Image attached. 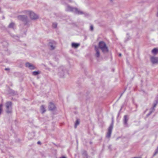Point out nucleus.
Instances as JSON below:
<instances>
[{"mask_svg": "<svg viewBox=\"0 0 158 158\" xmlns=\"http://www.w3.org/2000/svg\"><path fill=\"white\" fill-rule=\"evenodd\" d=\"M66 10L69 11H72L78 15L85 14V13L82 11L78 10L77 8L72 7L69 5L66 6Z\"/></svg>", "mask_w": 158, "mask_h": 158, "instance_id": "f257e3e1", "label": "nucleus"}, {"mask_svg": "<svg viewBox=\"0 0 158 158\" xmlns=\"http://www.w3.org/2000/svg\"><path fill=\"white\" fill-rule=\"evenodd\" d=\"M25 13L28 15L31 19L35 20L39 19V16L38 15L31 10H26Z\"/></svg>", "mask_w": 158, "mask_h": 158, "instance_id": "f03ea898", "label": "nucleus"}, {"mask_svg": "<svg viewBox=\"0 0 158 158\" xmlns=\"http://www.w3.org/2000/svg\"><path fill=\"white\" fill-rule=\"evenodd\" d=\"M99 48H100L102 52L104 53H107L108 52V49L106 44L103 41H100L98 43Z\"/></svg>", "mask_w": 158, "mask_h": 158, "instance_id": "7ed1b4c3", "label": "nucleus"}, {"mask_svg": "<svg viewBox=\"0 0 158 158\" xmlns=\"http://www.w3.org/2000/svg\"><path fill=\"white\" fill-rule=\"evenodd\" d=\"M11 102H8L6 103V112L9 113L11 112Z\"/></svg>", "mask_w": 158, "mask_h": 158, "instance_id": "20e7f679", "label": "nucleus"}, {"mask_svg": "<svg viewBox=\"0 0 158 158\" xmlns=\"http://www.w3.org/2000/svg\"><path fill=\"white\" fill-rule=\"evenodd\" d=\"M113 128V123H112V124L110 125V126L109 127L108 129V132L107 133L106 136L108 138H110V136L112 131Z\"/></svg>", "mask_w": 158, "mask_h": 158, "instance_id": "39448f33", "label": "nucleus"}, {"mask_svg": "<svg viewBox=\"0 0 158 158\" xmlns=\"http://www.w3.org/2000/svg\"><path fill=\"white\" fill-rule=\"evenodd\" d=\"M18 19L24 22H26L28 18L27 16L25 15H20L18 16Z\"/></svg>", "mask_w": 158, "mask_h": 158, "instance_id": "423d86ee", "label": "nucleus"}, {"mask_svg": "<svg viewBox=\"0 0 158 158\" xmlns=\"http://www.w3.org/2000/svg\"><path fill=\"white\" fill-rule=\"evenodd\" d=\"M95 56L96 57L99 58L100 56V52L99 48L97 46H95Z\"/></svg>", "mask_w": 158, "mask_h": 158, "instance_id": "0eeeda50", "label": "nucleus"}, {"mask_svg": "<svg viewBox=\"0 0 158 158\" xmlns=\"http://www.w3.org/2000/svg\"><path fill=\"white\" fill-rule=\"evenodd\" d=\"M151 62L153 64L158 63V57L155 56H151L150 57Z\"/></svg>", "mask_w": 158, "mask_h": 158, "instance_id": "6e6552de", "label": "nucleus"}, {"mask_svg": "<svg viewBox=\"0 0 158 158\" xmlns=\"http://www.w3.org/2000/svg\"><path fill=\"white\" fill-rule=\"evenodd\" d=\"M26 66L28 68L30 69L33 70L35 69V67L32 64L27 62L26 63Z\"/></svg>", "mask_w": 158, "mask_h": 158, "instance_id": "1a4fd4ad", "label": "nucleus"}, {"mask_svg": "<svg viewBox=\"0 0 158 158\" xmlns=\"http://www.w3.org/2000/svg\"><path fill=\"white\" fill-rule=\"evenodd\" d=\"M157 102L156 101L153 104V107L152 108V110L151 111L149 114H147V116H148L154 110V108L156 106L157 104Z\"/></svg>", "mask_w": 158, "mask_h": 158, "instance_id": "9d476101", "label": "nucleus"}, {"mask_svg": "<svg viewBox=\"0 0 158 158\" xmlns=\"http://www.w3.org/2000/svg\"><path fill=\"white\" fill-rule=\"evenodd\" d=\"M55 105L53 103H50L49 106V110H52L55 109Z\"/></svg>", "mask_w": 158, "mask_h": 158, "instance_id": "9b49d317", "label": "nucleus"}, {"mask_svg": "<svg viewBox=\"0 0 158 158\" xmlns=\"http://www.w3.org/2000/svg\"><path fill=\"white\" fill-rule=\"evenodd\" d=\"M50 48L51 50H53L55 48V44H52V43H50L49 44Z\"/></svg>", "mask_w": 158, "mask_h": 158, "instance_id": "f8f14e48", "label": "nucleus"}, {"mask_svg": "<svg viewBox=\"0 0 158 158\" xmlns=\"http://www.w3.org/2000/svg\"><path fill=\"white\" fill-rule=\"evenodd\" d=\"M128 120V118H127V115H125L124 117L123 123L124 125H127V122Z\"/></svg>", "mask_w": 158, "mask_h": 158, "instance_id": "ddd939ff", "label": "nucleus"}, {"mask_svg": "<svg viewBox=\"0 0 158 158\" xmlns=\"http://www.w3.org/2000/svg\"><path fill=\"white\" fill-rule=\"evenodd\" d=\"M152 53L154 55L158 53V48H154L152 51Z\"/></svg>", "mask_w": 158, "mask_h": 158, "instance_id": "4468645a", "label": "nucleus"}, {"mask_svg": "<svg viewBox=\"0 0 158 158\" xmlns=\"http://www.w3.org/2000/svg\"><path fill=\"white\" fill-rule=\"evenodd\" d=\"M80 44H77L76 43H73L72 44V46L73 47L75 48H77L79 46Z\"/></svg>", "mask_w": 158, "mask_h": 158, "instance_id": "2eb2a0df", "label": "nucleus"}, {"mask_svg": "<svg viewBox=\"0 0 158 158\" xmlns=\"http://www.w3.org/2000/svg\"><path fill=\"white\" fill-rule=\"evenodd\" d=\"M15 24L13 23H10L8 26V27L9 28H13L15 26Z\"/></svg>", "mask_w": 158, "mask_h": 158, "instance_id": "dca6fc26", "label": "nucleus"}, {"mask_svg": "<svg viewBox=\"0 0 158 158\" xmlns=\"http://www.w3.org/2000/svg\"><path fill=\"white\" fill-rule=\"evenodd\" d=\"M40 110L41 112H42V113H44L45 112V109L43 106L42 105L40 107Z\"/></svg>", "mask_w": 158, "mask_h": 158, "instance_id": "f3484780", "label": "nucleus"}, {"mask_svg": "<svg viewBox=\"0 0 158 158\" xmlns=\"http://www.w3.org/2000/svg\"><path fill=\"white\" fill-rule=\"evenodd\" d=\"M64 72L62 70L61 72H60L59 73V75L61 77H63L64 76Z\"/></svg>", "mask_w": 158, "mask_h": 158, "instance_id": "a211bd4d", "label": "nucleus"}, {"mask_svg": "<svg viewBox=\"0 0 158 158\" xmlns=\"http://www.w3.org/2000/svg\"><path fill=\"white\" fill-rule=\"evenodd\" d=\"M39 73L40 72L39 71H34L32 73V75L35 76L38 75L39 74Z\"/></svg>", "mask_w": 158, "mask_h": 158, "instance_id": "6ab92c4d", "label": "nucleus"}, {"mask_svg": "<svg viewBox=\"0 0 158 158\" xmlns=\"http://www.w3.org/2000/svg\"><path fill=\"white\" fill-rule=\"evenodd\" d=\"M79 123V121L77 119L76 121V122L75 123V127L76 128L77 127V125H78Z\"/></svg>", "mask_w": 158, "mask_h": 158, "instance_id": "aec40b11", "label": "nucleus"}, {"mask_svg": "<svg viewBox=\"0 0 158 158\" xmlns=\"http://www.w3.org/2000/svg\"><path fill=\"white\" fill-rule=\"evenodd\" d=\"M57 27V23H52V27L54 28H56Z\"/></svg>", "mask_w": 158, "mask_h": 158, "instance_id": "412c9836", "label": "nucleus"}, {"mask_svg": "<svg viewBox=\"0 0 158 158\" xmlns=\"http://www.w3.org/2000/svg\"><path fill=\"white\" fill-rule=\"evenodd\" d=\"M2 104L0 105V114H1L2 111Z\"/></svg>", "mask_w": 158, "mask_h": 158, "instance_id": "4be33fe9", "label": "nucleus"}, {"mask_svg": "<svg viewBox=\"0 0 158 158\" xmlns=\"http://www.w3.org/2000/svg\"><path fill=\"white\" fill-rule=\"evenodd\" d=\"M158 153V147H157L155 152L154 154V156L156 155Z\"/></svg>", "mask_w": 158, "mask_h": 158, "instance_id": "5701e85b", "label": "nucleus"}, {"mask_svg": "<svg viewBox=\"0 0 158 158\" xmlns=\"http://www.w3.org/2000/svg\"><path fill=\"white\" fill-rule=\"evenodd\" d=\"M90 30L91 31H93V27L92 25H91L90 27Z\"/></svg>", "mask_w": 158, "mask_h": 158, "instance_id": "b1692460", "label": "nucleus"}, {"mask_svg": "<svg viewBox=\"0 0 158 158\" xmlns=\"http://www.w3.org/2000/svg\"><path fill=\"white\" fill-rule=\"evenodd\" d=\"M60 158H66L65 156H62V157H60Z\"/></svg>", "mask_w": 158, "mask_h": 158, "instance_id": "393cba45", "label": "nucleus"}, {"mask_svg": "<svg viewBox=\"0 0 158 158\" xmlns=\"http://www.w3.org/2000/svg\"><path fill=\"white\" fill-rule=\"evenodd\" d=\"M119 56H121V53H119Z\"/></svg>", "mask_w": 158, "mask_h": 158, "instance_id": "a878e982", "label": "nucleus"}, {"mask_svg": "<svg viewBox=\"0 0 158 158\" xmlns=\"http://www.w3.org/2000/svg\"><path fill=\"white\" fill-rule=\"evenodd\" d=\"M37 143H38V144H40V142L39 141V142H37Z\"/></svg>", "mask_w": 158, "mask_h": 158, "instance_id": "bb28decb", "label": "nucleus"}, {"mask_svg": "<svg viewBox=\"0 0 158 158\" xmlns=\"http://www.w3.org/2000/svg\"><path fill=\"white\" fill-rule=\"evenodd\" d=\"M6 70H7L8 69H7V68H6L5 69Z\"/></svg>", "mask_w": 158, "mask_h": 158, "instance_id": "cd10ccee", "label": "nucleus"}, {"mask_svg": "<svg viewBox=\"0 0 158 158\" xmlns=\"http://www.w3.org/2000/svg\"><path fill=\"white\" fill-rule=\"evenodd\" d=\"M113 0H110L111 1H112Z\"/></svg>", "mask_w": 158, "mask_h": 158, "instance_id": "c85d7f7f", "label": "nucleus"}]
</instances>
